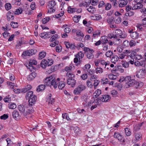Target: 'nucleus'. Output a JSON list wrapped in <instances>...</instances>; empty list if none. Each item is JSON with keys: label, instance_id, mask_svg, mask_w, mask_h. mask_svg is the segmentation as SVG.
Instances as JSON below:
<instances>
[{"label": "nucleus", "instance_id": "nucleus-1", "mask_svg": "<svg viewBox=\"0 0 146 146\" xmlns=\"http://www.w3.org/2000/svg\"><path fill=\"white\" fill-rule=\"evenodd\" d=\"M125 82L126 83V88H128L135 84L136 82L134 79L131 80V77L127 76L125 78Z\"/></svg>", "mask_w": 146, "mask_h": 146}, {"label": "nucleus", "instance_id": "nucleus-2", "mask_svg": "<svg viewBox=\"0 0 146 146\" xmlns=\"http://www.w3.org/2000/svg\"><path fill=\"white\" fill-rule=\"evenodd\" d=\"M84 49L85 52H87L86 55L89 59H91L94 58V56L93 54L94 51L92 49H90L88 47H85Z\"/></svg>", "mask_w": 146, "mask_h": 146}, {"label": "nucleus", "instance_id": "nucleus-3", "mask_svg": "<svg viewBox=\"0 0 146 146\" xmlns=\"http://www.w3.org/2000/svg\"><path fill=\"white\" fill-rule=\"evenodd\" d=\"M110 98V96L109 95H104L102 96V97H99L96 99L97 104H99V101H102V102H108V100Z\"/></svg>", "mask_w": 146, "mask_h": 146}, {"label": "nucleus", "instance_id": "nucleus-4", "mask_svg": "<svg viewBox=\"0 0 146 146\" xmlns=\"http://www.w3.org/2000/svg\"><path fill=\"white\" fill-rule=\"evenodd\" d=\"M35 53V50L34 49H31L24 52L22 54V56L23 58H26L28 56H32Z\"/></svg>", "mask_w": 146, "mask_h": 146}, {"label": "nucleus", "instance_id": "nucleus-5", "mask_svg": "<svg viewBox=\"0 0 146 146\" xmlns=\"http://www.w3.org/2000/svg\"><path fill=\"white\" fill-rule=\"evenodd\" d=\"M115 35H113L112 36H111L110 38H116L117 37L119 38H123V37L122 36V31L119 29H117L116 30L115 32Z\"/></svg>", "mask_w": 146, "mask_h": 146}, {"label": "nucleus", "instance_id": "nucleus-6", "mask_svg": "<svg viewBox=\"0 0 146 146\" xmlns=\"http://www.w3.org/2000/svg\"><path fill=\"white\" fill-rule=\"evenodd\" d=\"M107 22L108 23L110 27L112 29L117 28V26L114 24V20L112 18H109L107 19Z\"/></svg>", "mask_w": 146, "mask_h": 146}, {"label": "nucleus", "instance_id": "nucleus-7", "mask_svg": "<svg viewBox=\"0 0 146 146\" xmlns=\"http://www.w3.org/2000/svg\"><path fill=\"white\" fill-rule=\"evenodd\" d=\"M145 68H142V69L139 70L138 72L136 74V76L139 78H142L145 75Z\"/></svg>", "mask_w": 146, "mask_h": 146}, {"label": "nucleus", "instance_id": "nucleus-8", "mask_svg": "<svg viewBox=\"0 0 146 146\" xmlns=\"http://www.w3.org/2000/svg\"><path fill=\"white\" fill-rule=\"evenodd\" d=\"M36 96L34 95L32 96L29 99V102L30 105L32 106L35 103L36 100Z\"/></svg>", "mask_w": 146, "mask_h": 146}, {"label": "nucleus", "instance_id": "nucleus-9", "mask_svg": "<svg viewBox=\"0 0 146 146\" xmlns=\"http://www.w3.org/2000/svg\"><path fill=\"white\" fill-rule=\"evenodd\" d=\"M113 136L114 137L117 139L121 142L123 143L125 142V140L123 138L119 133L117 132L115 133L113 135Z\"/></svg>", "mask_w": 146, "mask_h": 146}, {"label": "nucleus", "instance_id": "nucleus-10", "mask_svg": "<svg viewBox=\"0 0 146 146\" xmlns=\"http://www.w3.org/2000/svg\"><path fill=\"white\" fill-rule=\"evenodd\" d=\"M53 78V77L52 76H49V77L46 78L44 80V85L47 86H50L51 80Z\"/></svg>", "mask_w": 146, "mask_h": 146}, {"label": "nucleus", "instance_id": "nucleus-11", "mask_svg": "<svg viewBox=\"0 0 146 146\" xmlns=\"http://www.w3.org/2000/svg\"><path fill=\"white\" fill-rule=\"evenodd\" d=\"M67 84L69 85H71L72 87H74L76 83V80L73 78H69L67 80Z\"/></svg>", "mask_w": 146, "mask_h": 146}, {"label": "nucleus", "instance_id": "nucleus-12", "mask_svg": "<svg viewBox=\"0 0 146 146\" xmlns=\"http://www.w3.org/2000/svg\"><path fill=\"white\" fill-rule=\"evenodd\" d=\"M13 117L15 120H17L20 118V116L19 112L17 110H14L12 113Z\"/></svg>", "mask_w": 146, "mask_h": 146}, {"label": "nucleus", "instance_id": "nucleus-13", "mask_svg": "<svg viewBox=\"0 0 146 146\" xmlns=\"http://www.w3.org/2000/svg\"><path fill=\"white\" fill-rule=\"evenodd\" d=\"M52 94H49L47 97V102H48L49 104H52L54 102V98H51Z\"/></svg>", "mask_w": 146, "mask_h": 146}, {"label": "nucleus", "instance_id": "nucleus-14", "mask_svg": "<svg viewBox=\"0 0 146 146\" xmlns=\"http://www.w3.org/2000/svg\"><path fill=\"white\" fill-rule=\"evenodd\" d=\"M37 75V74L36 73L34 72H33L27 77V79L29 81L32 80L35 78Z\"/></svg>", "mask_w": 146, "mask_h": 146}, {"label": "nucleus", "instance_id": "nucleus-15", "mask_svg": "<svg viewBox=\"0 0 146 146\" xmlns=\"http://www.w3.org/2000/svg\"><path fill=\"white\" fill-rule=\"evenodd\" d=\"M56 81V79L54 77H53V79L51 80V82L50 83V86H52L54 88H57L58 84L59 83L58 81Z\"/></svg>", "mask_w": 146, "mask_h": 146}, {"label": "nucleus", "instance_id": "nucleus-16", "mask_svg": "<svg viewBox=\"0 0 146 146\" xmlns=\"http://www.w3.org/2000/svg\"><path fill=\"white\" fill-rule=\"evenodd\" d=\"M128 0H122L119 1L118 3L119 7H122L125 6L128 3Z\"/></svg>", "mask_w": 146, "mask_h": 146}, {"label": "nucleus", "instance_id": "nucleus-17", "mask_svg": "<svg viewBox=\"0 0 146 146\" xmlns=\"http://www.w3.org/2000/svg\"><path fill=\"white\" fill-rule=\"evenodd\" d=\"M33 111L34 110H33V108L30 106H29V109L25 112V113H24V116L27 118L28 119V117H27V116L32 113Z\"/></svg>", "mask_w": 146, "mask_h": 146}, {"label": "nucleus", "instance_id": "nucleus-18", "mask_svg": "<svg viewBox=\"0 0 146 146\" xmlns=\"http://www.w3.org/2000/svg\"><path fill=\"white\" fill-rule=\"evenodd\" d=\"M142 3H133V4L134 5L133 9H134L135 10L138 9H140L141 8L143 7V5L141 4Z\"/></svg>", "mask_w": 146, "mask_h": 146}, {"label": "nucleus", "instance_id": "nucleus-19", "mask_svg": "<svg viewBox=\"0 0 146 146\" xmlns=\"http://www.w3.org/2000/svg\"><path fill=\"white\" fill-rule=\"evenodd\" d=\"M18 108L21 113H23L24 115V113H25V108L24 106L22 105H20L18 106Z\"/></svg>", "mask_w": 146, "mask_h": 146}, {"label": "nucleus", "instance_id": "nucleus-20", "mask_svg": "<svg viewBox=\"0 0 146 146\" xmlns=\"http://www.w3.org/2000/svg\"><path fill=\"white\" fill-rule=\"evenodd\" d=\"M131 37L133 39H136L139 36V34L136 32H134L130 34Z\"/></svg>", "mask_w": 146, "mask_h": 146}, {"label": "nucleus", "instance_id": "nucleus-21", "mask_svg": "<svg viewBox=\"0 0 146 146\" xmlns=\"http://www.w3.org/2000/svg\"><path fill=\"white\" fill-rule=\"evenodd\" d=\"M32 88L30 85H28L25 88L21 89V92L23 93H25L27 91L31 89Z\"/></svg>", "mask_w": 146, "mask_h": 146}, {"label": "nucleus", "instance_id": "nucleus-22", "mask_svg": "<svg viewBox=\"0 0 146 146\" xmlns=\"http://www.w3.org/2000/svg\"><path fill=\"white\" fill-rule=\"evenodd\" d=\"M11 14V12L10 11H9L7 14V19L8 21H10L13 20L14 19V17L13 15Z\"/></svg>", "mask_w": 146, "mask_h": 146}, {"label": "nucleus", "instance_id": "nucleus-23", "mask_svg": "<svg viewBox=\"0 0 146 146\" xmlns=\"http://www.w3.org/2000/svg\"><path fill=\"white\" fill-rule=\"evenodd\" d=\"M135 137L136 141H139L141 140L142 138V135L139 133H135Z\"/></svg>", "mask_w": 146, "mask_h": 146}, {"label": "nucleus", "instance_id": "nucleus-24", "mask_svg": "<svg viewBox=\"0 0 146 146\" xmlns=\"http://www.w3.org/2000/svg\"><path fill=\"white\" fill-rule=\"evenodd\" d=\"M56 4V3L53 0L49 1L48 5V7L55 9V8H54V7Z\"/></svg>", "mask_w": 146, "mask_h": 146}, {"label": "nucleus", "instance_id": "nucleus-25", "mask_svg": "<svg viewBox=\"0 0 146 146\" xmlns=\"http://www.w3.org/2000/svg\"><path fill=\"white\" fill-rule=\"evenodd\" d=\"M45 87V85L44 84H41L39 85L36 89L37 92H40V91L44 90Z\"/></svg>", "mask_w": 146, "mask_h": 146}, {"label": "nucleus", "instance_id": "nucleus-26", "mask_svg": "<svg viewBox=\"0 0 146 146\" xmlns=\"http://www.w3.org/2000/svg\"><path fill=\"white\" fill-rule=\"evenodd\" d=\"M17 107L16 104L15 103L11 102L8 104V107L10 109H15Z\"/></svg>", "mask_w": 146, "mask_h": 146}, {"label": "nucleus", "instance_id": "nucleus-27", "mask_svg": "<svg viewBox=\"0 0 146 146\" xmlns=\"http://www.w3.org/2000/svg\"><path fill=\"white\" fill-rule=\"evenodd\" d=\"M119 58L117 56H114L112 57V59H111V61L113 63L115 64L116 62L118 60Z\"/></svg>", "mask_w": 146, "mask_h": 146}, {"label": "nucleus", "instance_id": "nucleus-28", "mask_svg": "<svg viewBox=\"0 0 146 146\" xmlns=\"http://www.w3.org/2000/svg\"><path fill=\"white\" fill-rule=\"evenodd\" d=\"M37 64V62L36 60H30L29 62V63L28 64V66H31L33 65H36Z\"/></svg>", "mask_w": 146, "mask_h": 146}, {"label": "nucleus", "instance_id": "nucleus-29", "mask_svg": "<svg viewBox=\"0 0 146 146\" xmlns=\"http://www.w3.org/2000/svg\"><path fill=\"white\" fill-rule=\"evenodd\" d=\"M81 17V16L79 15H75L73 17V19L74 22L78 23Z\"/></svg>", "mask_w": 146, "mask_h": 146}, {"label": "nucleus", "instance_id": "nucleus-30", "mask_svg": "<svg viewBox=\"0 0 146 146\" xmlns=\"http://www.w3.org/2000/svg\"><path fill=\"white\" fill-rule=\"evenodd\" d=\"M125 134L127 136H129L131 135V132L129 129L126 127L125 129Z\"/></svg>", "mask_w": 146, "mask_h": 146}, {"label": "nucleus", "instance_id": "nucleus-31", "mask_svg": "<svg viewBox=\"0 0 146 146\" xmlns=\"http://www.w3.org/2000/svg\"><path fill=\"white\" fill-rule=\"evenodd\" d=\"M59 84L58 85V88L59 89L62 90L65 87V85L64 82L63 81H61L59 82Z\"/></svg>", "mask_w": 146, "mask_h": 146}, {"label": "nucleus", "instance_id": "nucleus-32", "mask_svg": "<svg viewBox=\"0 0 146 146\" xmlns=\"http://www.w3.org/2000/svg\"><path fill=\"white\" fill-rule=\"evenodd\" d=\"M33 92L32 91H29L26 94V98L27 99H29L30 98L31 96H33Z\"/></svg>", "mask_w": 146, "mask_h": 146}, {"label": "nucleus", "instance_id": "nucleus-33", "mask_svg": "<svg viewBox=\"0 0 146 146\" xmlns=\"http://www.w3.org/2000/svg\"><path fill=\"white\" fill-rule=\"evenodd\" d=\"M46 54V53L44 52H40L39 54V59L40 60L42 59L45 57Z\"/></svg>", "mask_w": 146, "mask_h": 146}, {"label": "nucleus", "instance_id": "nucleus-34", "mask_svg": "<svg viewBox=\"0 0 146 146\" xmlns=\"http://www.w3.org/2000/svg\"><path fill=\"white\" fill-rule=\"evenodd\" d=\"M59 38L57 34H55L53 35L50 38V41L52 42H53L54 41L56 40V39Z\"/></svg>", "mask_w": 146, "mask_h": 146}, {"label": "nucleus", "instance_id": "nucleus-35", "mask_svg": "<svg viewBox=\"0 0 146 146\" xmlns=\"http://www.w3.org/2000/svg\"><path fill=\"white\" fill-rule=\"evenodd\" d=\"M77 87L81 92L85 90L86 88V87L84 85L82 84L78 86Z\"/></svg>", "mask_w": 146, "mask_h": 146}, {"label": "nucleus", "instance_id": "nucleus-36", "mask_svg": "<svg viewBox=\"0 0 146 146\" xmlns=\"http://www.w3.org/2000/svg\"><path fill=\"white\" fill-rule=\"evenodd\" d=\"M92 19L94 20H99L101 19V16L99 15L96 14L92 17Z\"/></svg>", "mask_w": 146, "mask_h": 146}, {"label": "nucleus", "instance_id": "nucleus-37", "mask_svg": "<svg viewBox=\"0 0 146 146\" xmlns=\"http://www.w3.org/2000/svg\"><path fill=\"white\" fill-rule=\"evenodd\" d=\"M133 9H133L132 11L130 10V11H129L128 12H127L126 13H125V15L127 16H133L134 14V13L133 11Z\"/></svg>", "mask_w": 146, "mask_h": 146}, {"label": "nucleus", "instance_id": "nucleus-38", "mask_svg": "<svg viewBox=\"0 0 146 146\" xmlns=\"http://www.w3.org/2000/svg\"><path fill=\"white\" fill-rule=\"evenodd\" d=\"M101 42L102 44H105L108 42V39L105 37H101Z\"/></svg>", "mask_w": 146, "mask_h": 146}, {"label": "nucleus", "instance_id": "nucleus-39", "mask_svg": "<svg viewBox=\"0 0 146 146\" xmlns=\"http://www.w3.org/2000/svg\"><path fill=\"white\" fill-rule=\"evenodd\" d=\"M75 56L76 57H78L79 58H82L84 56V54L82 52H79L78 54H76L75 55Z\"/></svg>", "mask_w": 146, "mask_h": 146}, {"label": "nucleus", "instance_id": "nucleus-40", "mask_svg": "<svg viewBox=\"0 0 146 146\" xmlns=\"http://www.w3.org/2000/svg\"><path fill=\"white\" fill-rule=\"evenodd\" d=\"M103 72V69L100 67H98L96 69V74L102 73Z\"/></svg>", "mask_w": 146, "mask_h": 146}, {"label": "nucleus", "instance_id": "nucleus-41", "mask_svg": "<svg viewBox=\"0 0 146 146\" xmlns=\"http://www.w3.org/2000/svg\"><path fill=\"white\" fill-rule=\"evenodd\" d=\"M23 10L21 8L19 7V8L16 9V11L15 12V14L16 15H19L21 14Z\"/></svg>", "mask_w": 146, "mask_h": 146}, {"label": "nucleus", "instance_id": "nucleus-42", "mask_svg": "<svg viewBox=\"0 0 146 146\" xmlns=\"http://www.w3.org/2000/svg\"><path fill=\"white\" fill-rule=\"evenodd\" d=\"M131 54L130 56L131 58L132 57H135L137 55L136 52L134 50L130 51Z\"/></svg>", "mask_w": 146, "mask_h": 146}, {"label": "nucleus", "instance_id": "nucleus-43", "mask_svg": "<svg viewBox=\"0 0 146 146\" xmlns=\"http://www.w3.org/2000/svg\"><path fill=\"white\" fill-rule=\"evenodd\" d=\"M117 91L113 90L111 92V94L113 97H115L117 96Z\"/></svg>", "mask_w": 146, "mask_h": 146}, {"label": "nucleus", "instance_id": "nucleus-44", "mask_svg": "<svg viewBox=\"0 0 146 146\" xmlns=\"http://www.w3.org/2000/svg\"><path fill=\"white\" fill-rule=\"evenodd\" d=\"M62 117L63 119H66L68 121L70 120V119L68 116L67 113H65L62 114Z\"/></svg>", "mask_w": 146, "mask_h": 146}, {"label": "nucleus", "instance_id": "nucleus-45", "mask_svg": "<svg viewBox=\"0 0 146 146\" xmlns=\"http://www.w3.org/2000/svg\"><path fill=\"white\" fill-rule=\"evenodd\" d=\"M135 65L136 66H143V63L142 62L137 61L134 63Z\"/></svg>", "mask_w": 146, "mask_h": 146}, {"label": "nucleus", "instance_id": "nucleus-46", "mask_svg": "<svg viewBox=\"0 0 146 146\" xmlns=\"http://www.w3.org/2000/svg\"><path fill=\"white\" fill-rule=\"evenodd\" d=\"M111 2L112 3V5H113L114 7H117V1L116 0H110Z\"/></svg>", "mask_w": 146, "mask_h": 146}, {"label": "nucleus", "instance_id": "nucleus-47", "mask_svg": "<svg viewBox=\"0 0 146 146\" xmlns=\"http://www.w3.org/2000/svg\"><path fill=\"white\" fill-rule=\"evenodd\" d=\"M18 23L17 22H12L11 23V26H13V27L14 28H17L18 27Z\"/></svg>", "mask_w": 146, "mask_h": 146}, {"label": "nucleus", "instance_id": "nucleus-48", "mask_svg": "<svg viewBox=\"0 0 146 146\" xmlns=\"http://www.w3.org/2000/svg\"><path fill=\"white\" fill-rule=\"evenodd\" d=\"M50 19V17L45 18L42 20V23L44 24H45L48 22Z\"/></svg>", "mask_w": 146, "mask_h": 146}, {"label": "nucleus", "instance_id": "nucleus-49", "mask_svg": "<svg viewBox=\"0 0 146 146\" xmlns=\"http://www.w3.org/2000/svg\"><path fill=\"white\" fill-rule=\"evenodd\" d=\"M73 92L74 94L78 95L80 94L81 92L78 88L77 87L74 89Z\"/></svg>", "mask_w": 146, "mask_h": 146}, {"label": "nucleus", "instance_id": "nucleus-50", "mask_svg": "<svg viewBox=\"0 0 146 146\" xmlns=\"http://www.w3.org/2000/svg\"><path fill=\"white\" fill-rule=\"evenodd\" d=\"M123 48L122 46H119L117 48V50L119 52L123 53Z\"/></svg>", "mask_w": 146, "mask_h": 146}, {"label": "nucleus", "instance_id": "nucleus-51", "mask_svg": "<svg viewBox=\"0 0 146 146\" xmlns=\"http://www.w3.org/2000/svg\"><path fill=\"white\" fill-rule=\"evenodd\" d=\"M5 9L7 10H9L11 8V4L9 3H7L5 5Z\"/></svg>", "mask_w": 146, "mask_h": 146}, {"label": "nucleus", "instance_id": "nucleus-52", "mask_svg": "<svg viewBox=\"0 0 146 146\" xmlns=\"http://www.w3.org/2000/svg\"><path fill=\"white\" fill-rule=\"evenodd\" d=\"M27 66L28 68L29 69L30 71H34L36 70V68L35 67L33 66V65L31 66Z\"/></svg>", "mask_w": 146, "mask_h": 146}, {"label": "nucleus", "instance_id": "nucleus-53", "mask_svg": "<svg viewBox=\"0 0 146 146\" xmlns=\"http://www.w3.org/2000/svg\"><path fill=\"white\" fill-rule=\"evenodd\" d=\"M121 18L119 17H118L115 20H114V22L115 24H118L121 22Z\"/></svg>", "mask_w": 146, "mask_h": 146}, {"label": "nucleus", "instance_id": "nucleus-54", "mask_svg": "<svg viewBox=\"0 0 146 146\" xmlns=\"http://www.w3.org/2000/svg\"><path fill=\"white\" fill-rule=\"evenodd\" d=\"M87 10L90 12L93 13L95 10V8H93L92 7L90 6L88 8Z\"/></svg>", "mask_w": 146, "mask_h": 146}, {"label": "nucleus", "instance_id": "nucleus-55", "mask_svg": "<svg viewBox=\"0 0 146 146\" xmlns=\"http://www.w3.org/2000/svg\"><path fill=\"white\" fill-rule=\"evenodd\" d=\"M81 100L83 103L86 102L87 100V97L86 96H82L81 97Z\"/></svg>", "mask_w": 146, "mask_h": 146}, {"label": "nucleus", "instance_id": "nucleus-56", "mask_svg": "<svg viewBox=\"0 0 146 146\" xmlns=\"http://www.w3.org/2000/svg\"><path fill=\"white\" fill-rule=\"evenodd\" d=\"M73 129L74 133H78L80 131L79 128L77 127H74Z\"/></svg>", "mask_w": 146, "mask_h": 146}, {"label": "nucleus", "instance_id": "nucleus-57", "mask_svg": "<svg viewBox=\"0 0 146 146\" xmlns=\"http://www.w3.org/2000/svg\"><path fill=\"white\" fill-rule=\"evenodd\" d=\"M86 84L88 87L90 88H92L93 86L90 80H88L87 81Z\"/></svg>", "mask_w": 146, "mask_h": 146}, {"label": "nucleus", "instance_id": "nucleus-58", "mask_svg": "<svg viewBox=\"0 0 146 146\" xmlns=\"http://www.w3.org/2000/svg\"><path fill=\"white\" fill-rule=\"evenodd\" d=\"M55 11V9L53 8L48 7V13H51L54 12Z\"/></svg>", "mask_w": 146, "mask_h": 146}, {"label": "nucleus", "instance_id": "nucleus-59", "mask_svg": "<svg viewBox=\"0 0 146 146\" xmlns=\"http://www.w3.org/2000/svg\"><path fill=\"white\" fill-rule=\"evenodd\" d=\"M113 52L109 50L106 53L105 55L107 57H108L111 56Z\"/></svg>", "mask_w": 146, "mask_h": 146}, {"label": "nucleus", "instance_id": "nucleus-60", "mask_svg": "<svg viewBox=\"0 0 146 146\" xmlns=\"http://www.w3.org/2000/svg\"><path fill=\"white\" fill-rule=\"evenodd\" d=\"M8 117V115L7 114H4L3 115H1L0 117V118L1 119L4 120L7 119Z\"/></svg>", "mask_w": 146, "mask_h": 146}, {"label": "nucleus", "instance_id": "nucleus-61", "mask_svg": "<svg viewBox=\"0 0 146 146\" xmlns=\"http://www.w3.org/2000/svg\"><path fill=\"white\" fill-rule=\"evenodd\" d=\"M111 4L110 3H108L106 5L105 9L107 10H109L111 9Z\"/></svg>", "mask_w": 146, "mask_h": 146}, {"label": "nucleus", "instance_id": "nucleus-62", "mask_svg": "<svg viewBox=\"0 0 146 146\" xmlns=\"http://www.w3.org/2000/svg\"><path fill=\"white\" fill-rule=\"evenodd\" d=\"M46 32H43L40 33L39 34V36H40V37H41L42 38H47V37L46 36Z\"/></svg>", "mask_w": 146, "mask_h": 146}, {"label": "nucleus", "instance_id": "nucleus-63", "mask_svg": "<svg viewBox=\"0 0 146 146\" xmlns=\"http://www.w3.org/2000/svg\"><path fill=\"white\" fill-rule=\"evenodd\" d=\"M76 8H70V9H68V13H73L74 12H76Z\"/></svg>", "mask_w": 146, "mask_h": 146}, {"label": "nucleus", "instance_id": "nucleus-64", "mask_svg": "<svg viewBox=\"0 0 146 146\" xmlns=\"http://www.w3.org/2000/svg\"><path fill=\"white\" fill-rule=\"evenodd\" d=\"M66 76L69 78H73L74 76L73 73H70V72H68L66 74Z\"/></svg>", "mask_w": 146, "mask_h": 146}]
</instances>
